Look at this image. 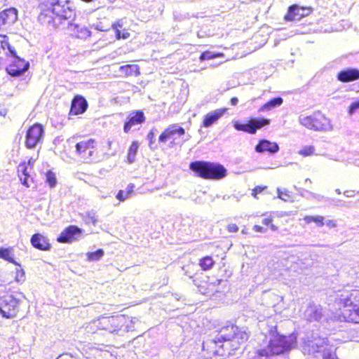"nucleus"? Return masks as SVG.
I'll list each match as a JSON object with an SVG mask.
<instances>
[{"instance_id": "nucleus-1", "label": "nucleus", "mask_w": 359, "mask_h": 359, "mask_svg": "<svg viewBox=\"0 0 359 359\" xmlns=\"http://www.w3.org/2000/svg\"><path fill=\"white\" fill-rule=\"evenodd\" d=\"M75 11L67 0H47L41 5L38 16L41 24L52 28L67 29L70 34L86 39L90 35V30L85 26L74 23Z\"/></svg>"}, {"instance_id": "nucleus-2", "label": "nucleus", "mask_w": 359, "mask_h": 359, "mask_svg": "<svg viewBox=\"0 0 359 359\" xmlns=\"http://www.w3.org/2000/svg\"><path fill=\"white\" fill-rule=\"evenodd\" d=\"M217 339L219 341L223 340L226 351V355H230L234 354L233 351L238 350L240 346L248 340V334L232 325L222 327Z\"/></svg>"}, {"instance_id": "nucleus-3", "label": "nucleus", "mask_w": 359, "mask_h": 359, "mask_svg": "<svg viewBox=\"0 0 359 359\" xmlns=\"http://www.w3.org/2000/svg\"><path fill=\"white\" fill-rule=\"evenodd\" d=\"M335 302L344 308L342 313L344 318L359 323V290L344 291L337 294Z\"/></svg>"}, {"instance_id": "nucleus-4", "label": "nucleus", "mask_w": 359, "mask_h": 359, "mask_svg": "<svg viewBox=\"0 0 359 359\" xmlns=\"http://www.w3.org/2000/svg\"><path fill=\"white\" fill-rule=\"evenodd\" d=\"M189 169L196 176L206 180H220L226 175V170L223 165L208 161L191 162Z\"/></svg>"}, {"instance_id": "nucleus-5", "label": "nucleus", "mask_w": 359, "mask_h": 359, "mask_svg": "<svg viewBox=\"0 0 359 359\" xmlns=\"http://www.w3.org/2000/svg\"><path fill=\"white\" fill-rule=\"evenodd\" d=\"M298 121L304 127L315 131H330L333 129L330 120L320 111L309 115L300 114Z\"/></svg>"}, {"instance_id": "nucleus-6", "label": "nucleus", "mask_w": 359, "mask_h": 359, "mask_svg": "<svg viewBox=\"0 0 359 359\" xmlns=\"http://www.w3.org/2000/svg\"><path fill=\"white\" fill-rule=\"evenodd\" d=\"M21 300L12 294L0 297V313L3 317L13 318L16 316Z\"/></svg>"}, {"instance_id": "nucleus-7", "label": "nucleus", "mask_w": 359, "mask_h": 359, "mask_svg": "<svg viewBox=\"0 0 359 359\" xmlns=\"http://www.w3.org/2000/svg\"><path fill=\"white\" fill-rule=\"evenodd\" d=\"M8 56L11 58L10 65L6 67V72L9 75L20 76L29 69V62L18 57L14 48H9Z\"/></svg>"}, {"instance_id": "nucleus-8", "label": "nucleus", "mask_w": 359, "mask_h": 359, "mask_svg": "<svg viewBox=\"0 0 359 359\" xmlns=\"http://www.w3.org/2000/svg\"><path fill=\"white\" fill-rule=\"evenodd\" d=\"M328 339L320 337H307L303 341L302 351L304 354L313 355L317 357L316 354H321L323 349L327 346Z\"/></svg>"}, {"instance_id": "nucleus-9", "label": "nucleus", "mask_w": 359, "mask_h": 359, "mask_svg": "<svg viewBox=\"0 0 359 359\" xmlns=\"http://www.w3.org/2000/svg\"><path fill=\"white\" fill-rule=\"evenodd\" d=\"M217 337L218 334L214 338H208L203 343V350L207 352L208 358L226 355L223 340L219 341Z\"/></svg>"}, {"instance_id": "nucleus-10", "label": "nucleus", "mask_w": 359, "mask_h": 359, "mask_svg": "<svg viewBox=\"0 0 359 359\" xmlns=\"http://www.w3.org/2000/svg\"><path fill=\"white\" fill-rule=\"evenodd\" d=\"M270 123V120L265 118H251L247 123L236 122L234 128L237 130L244 131L250 134H255L257 130Z\"/></svg>"}, {"instance_id": "nucleus-11", "label": "nucleus", "mask_w": 359, "mask_h": 359, "mask_svg": "<svg viewBox=\"0 0 359 359\" xmlns=\"http://www.w3.org/2000/svg\"><path fill=\"white\" fill-rule=\"evenodd\" d=\"M44 130L41 124H34L27 131L25 145L28 149H34L39 144L43 137Z\"/></svg>"}, {"instance_id": "nucleus-12", "label": "nucleus", "mask_w": 359, "mask_h": 359, "mask_svg": "<svg viewBox=\"0 0 359 359\" xmlns=\"http://www.w3.org/2000/svg\"><path fill=\"white\" fill-rule=\"evenodd\" d=\"M127 323L126 317L123 315L104 318L102 320V329L110 333H116L122 329L124 324Z\"/></svg>"}, {"instance_id": "nucleus-13", "label": "nucleus", "mask_w": 359, "mask_h": 359, "mask_svg": "<svg viewBox=\"0 0 359 359\" xmlns=\"http://www.w3.org/2000/svg\"><path fill=\"white\" fill-rule=\"evenodd\" d=\"M95 141L90 139L87 141H81L76 144V153L86 161H90L94 154Z\"/></svg>"}, {"instance_id": "nucleus-14", "label": "nucleus", "mask_w": 359, "mask_h": 359, "mask_svg": "<svg viewBox=\"0 0 359 359\" xmlns=\"http://www.w3.org/2000/svg\"><path fill=\"white\" fill-rule=\"evenodd\" d=\"M311 13V9L306 7H300L298 5L290 6L288 8L285 19L287 21H298L303 17L307 16Z\"/></svg>"}, {"instance_id": "nucleus-15", "label": "nucleus", "mask_w": 359, "mask_h": 359, "mask_svg": "<svg viewBox=\"0 0 359 359\" xmlns=\"http://www.w3.org/2000/svg\"><path fill=\"white\" fill-rule=\"evenodd\" d=\"M185 134V130L178 124L170 125L159 136V142L165 143L168 140L172 138L175 140L177 136L180 137Z\"/></svg>"}, {"instance_id": "nucleus-16", "label": "nucleus", "mask_w": 359, "mask_h": 359, "mask_svg": "<svg viewBox=\"0 0 359 359\" xmlns=\"http://www.w3.org/2000/svg\"><path fill=\"white\" fill-rule=\"evenodd\" d=\"M82 230L76 226L71 225L61 232L57 241L60 243H71L76 240L81 234Z\"/></svg>"}, {"instance_id": "nucleus-17", "label": "nucleus", "mask_w": 359, "mask_h": 359, "mask_svg": "<svg viewBox=\"0 0 359 359\" xmlns=\"http://www.w3.org/2000/svg\"><path fill=\"white\" fill-rule=\"evenodd\" d=\"M145 116L142 111H136L131 112L128 116V121H126L123 130L128 133L133 126L144 123Z\"/></svg>"}, {"instance_id": "nucleus-18", "label": "nucleus", "mask_w": 359, "mask_h": 359, "mask_svg": "<svg viewBox=\"0 0 359 359\" xmlns=\"http://www.w3.org/2000/svg\"><path fill=\"white\" fill-rule=\"evenodd\" d=\"M337 79L342 83H348L359 79V69L355 68H346L340 71Z\"/></svg>"}, {"instance_id": "nucleus-19", "label": "nucleus", "mask_w": 359, "mask_h": 359, "mask_svg": "<svg viewBox=\"0 0 359 359\" xmlns=\"http://www.w3.org/2000/svg\"><path fill=\"white\" fill-rule=\"evenodd\" d=\"M304 316L309 322H320L323 317V309L319 305L311 304L305 311Z\"/></svg>"}, {"instance_id": "nucleus-20", "label": "nucleus", "mask_w": 359, "mask_h": 359, "mask_svg": "<svg viewBox=\"0 0 359 359\" xmlns=\"http://www.w3.org/2000/svg\"><path fill=\"white\" fill-rule=\"evenodd\" d=\"M88 104L86 99L81 95H76L72 102L70 114L78 115L83 114L87 109Z\"/></svg>"}, {"instance_id": "nucleus-21", "label": "nucleus", "mask_w": 359, "mask_h": 359, "mask_svg": "<svg viewBox=\"0 0 359 359\" xmlns=\"http://www.w3.org/2000/svg\"><path fill=\"white\" fill-rule=\"evenodd\" d=\"M257 153L268 151L273 154L279 151V146L276 142H272L268 140H261L255 147Z\"/></svg>"}, {"instance_id": "nucleus-22", "label": "nucleus", "mask_w": 359, "mask_h": 359, "mask_svg": "<svg viewBox=\"0 0 359 359\" xmlns=\"http://www.w3.org/2000/svg\"><path fill=\"white\" fill-rule=\"evenodd\" d=\"M18 19V11L15 8L6 9L0 13V27L4 25H12Z\"/></svg>"}, {"instance_id": "nucleus-23", "label": "nucleus", "mask_w": 359, "mask_h": 359, "mask_svg": "<svg viewBox=\"0 0 359 359\" xmlns=\"http://www.w3.org/2000/svg\"><path fill=\"white\" fill-rule=\"evenodd\" d=\"M226 111V109H218L208 113L203 121V126L205 128H209L212 124L216 123L219 118H220L224 113Z\"/></svg>"}, {"instance_id": "nucleus-24", "label": "nucleus", "mask_w": 359, "mask_h": 359, "mask_svg": "<svg viewBox=\"0 0 359 359\" xmlns=\"http://www.w3.org/2000/svg\"><path fill=\"white\" fill-rule=\"evenodd\" d=\"M31 243L32 246L40 250H49L50 244L48 243L47 238L40 233H35L31 238Z\"/></svg>"}, {"instance_id": "nucleus-25", "label": "nucleus", "mask_w": 359, "mask_h": 359, "mask_svg": "<svg viewBox=\"0 0 359 359\" xmlns=\"http://www.w3.org/2000/svg\"><path fill=\"white\" fill-rule=\"evenodd\" d=\"M13 248H0V258L4 259L11 263H13L17 266H20V264L15 262L13 259Z\"/></svg>"}, {"instance_id": "nucleus-26", "label": "nucleus", "mask_w": 359, "mask_h": 359, "mask_svg": "<svg viewBox=\"0 0 359 359\" xmlns=\"http://www.w3.org/2000/svg\"><path fill=\"white\" fill-rule=\"evenodd\" d=\"M9 48H12L8 43V36L6 35H0V60L3 59V56H8Z\"/></svg>"}, {"instance_id": "nucleus-27", "label": "nucleus", "mask_w": 359, "mask_h": 359, "mask_svg": "<svg viewBox=\"0 0 359 359\" xmlns=\"http://www.w3.org/2000/svg\"><path fill=\"white\" fill-rule=\"evenodd\" d=\"M283 100L280 97H274L264 104L259 109V111H270L273 108L280 106L283 104Z\"/></svg>"}, {"instance_id": "nucleus-28", "label": "nucleus", "mask_w": 359, "mask_h": 359, "mask_svg": "<svg viewBox=\"0 0 359 359\" xmlns=\"http://www.w3.org/2000/svg\"><path fill=\"white\" fill-rule=\"evenodd\" d=\"M120 71L125 73L128 76L138 75L140 74L139 67L136 65H127L121 66L120 67Z\"/></svg>"}, {"instance_id": "nucleus-29", "label": "nucleus", "mask_w": 359, "mask_h": 359, "mask_svg": "<svg viewBox=\"0 0 359 359\" xmlns=\"http://www.w3.org/2000/svg\"><path fill=\"white\" fill-rule=\"evenodd\" d=\"M18 172H21L22 175L24 176L23 177L22 176H20L22 184L27 187H29V184L28 182L29 175L27 172V168L25 163L20 164L19 165Z\"/></svg>"}, {"instance_id": "nucleus-30", "label": "nucleus", "mask_w": 359, "mask_h": 359, "mask_svg": "<svg viewBox=\"0 0 359 359\" xmlns=\"http://www.w3.org/2000/svg\"><path fill=\"white\" fill-rule=\"evenodd\" d=\"M215 262L211 257L207 256L200 259L199 265L203 271L209 270L214 265Z\"/></svg>"}, {"instance_id": "nucleus-31", "label": "nucleus", "mask_w": 359, "mask_h": 359, "mask_svg": "<svg viewBox=\"0 0 359 359\" xmlns=\"http://www.w3.org/2000/svg\"><path fill=\"white\" fill-rule=\"evenodd\" d=\"M304 221L307 224H309L311 222H315L318 226H322L325 224L324 217L320 215L306 216L304 217Z\"/></svg>"}, {"instance_id": "nucleus-32", "label": "nucleus", "mask_w": 359, "mask_h": 359, "mask_svg": "<svg viewBox=\"0 0 359 359\" xmlns=\"http://www.w3.org/2000/svg\"><path fill=\"white\" fill-rule=\"evenodd\" d=\"M138 149V144L135 142L130 145L128 153V161L130 163L135 161V155Z\"/></svg>"}, {"instance_id": "nucleus-33", "label": "nucleus", "mask_w": 359, "mask_h": 359, "mask_svg": "<svg viewBox=\"0 0 359 359\" xmlns=\"http://www.w3.org/2000/svg\"><path fill=\"white\" fill-rule=\"evenodd\" d=\"M104 251L102 249H98L95 252H88L87 254L88 259L89 261H98L100 260L104 255Z\"/></svg>"}, {"instance_id": "nucleus-34", "label": "nucleus", "mask_w": 359, "mask_h": 359, "mask_svg": "<svg viewBox=\"0 0 359 359\" xmlns=\"http://www.w3.org/2000/svg\"><path fill=\"white\" fill-rule=\"evenodd\" d=\"M46 182L50 188L55 187L57 184L55 174L50 170L48 171L46 174Z\"/></svg>"}, {"instance_id": "nucleus-35", "label": "nucleus", "mask_w": 359, "mask_h": 359, "mask_svg": "<svg viewBox=\"0 0 359 359\" xmlns=\"http://www.w3.org/2000/svg\"><path fill=\"white\" fill-rule=\"evenodd\" d=\"M85 222L87 224L92 223L94 226H95L97 222V216L96 212L93 210L86 212L85 216Z\"/></svg>"}, {"instance_id": "nucleus-36", "label": "nucleus", "mask_w": 359, "mask_h": 359, "mask_svg": "<svg viewBox=\"0 0 359 359\" xmlns=\"http://www.w3.org/2000/svg\"><path fill=\"white\" fill-rule=\"evenodd\" d=\"M156 131H157V130L155 128H153L149 131V133H148V135L147 136V140L149 141V147L152 149H154L156 148V147H154L153 144L154 143Z\"/></svg>"}, {"instance_id": "nucleus-37", "label": "nucleus", "mask_w": 359, "mask_h": 359, "mask_svg": "<svg viewBox=\"0 0 359 359\" xmlns=\"http://www.w3.org/2000/svg\"><path fill=\"white\" fill-rule=\"evenodd\" d=\"M315 151V148L313 146H305L299 151V154L304 156L312 155Z\"/></svg>"}, {"instance_id": "nucleus-38", "label": "nucleus", "mask_w": 359, "mask_h": 359, "mask_svg": "<svg viewBox=\"0 0 359 359\" xmlns=\"http://www.w3.org/2000/svg\"><path fill=\"white\" fill-rule=\"evenodd\" d=\"M18 283H22L25 280V272L22 269H18L15 278Z\"/></svg>"}, {"instance_id": "nucleus-39", "label": "nucleus", "mask_w": 359, "mask_h": 359, "mask_svg": "<svg viewBox=\"0 0 359 359\" xmlns=\"http://www.w3.org/2000/svg\"><path fill=\"white\" fill-rule=\"evenodd\" d=\"M359 109V100L355 101L351 104L348 108L350 114H354Z\"/></svg>"}, {"instance_id": "nucleus-40", "label": "nucleus", "mask_w": 359, "mask_h": 359, "mask_svg": "<svg viewBox=\"0 0 359 359\" xmlns=\"http://www.w3.org/2000/svg\"><path fill=\"white\" fill-rule=\"evenodd\" d=\"M213 57H215V55L212 53L210 51H205L201 55L200 60L203 61L206 60H210L212 59Z\"/></svg>"}, {"instance_id": "nucleus-41", "label": "nucleus", "mask_w": 359, "mask_h": 359, "mask_svg": "<svg viewBox=\"0 0 359 359\" xmlns=\"http://www.w3.org/2000/svg\"><path fill=\"white\" fill-rule=\"evenodd\" d=\"M116 198L120 201H124L126 199L128 198V195L126 194L123 190H120L116 196Z\"/></svg>"}, {"instance_id": "nucleus-42", "label": "nucleus", "mask_w": 359, "mask_h": 359, "mask_svg": "<svg viewBox=\"0 0 359 359\" xmlns=\"http://www.w3.org/2000/svg\"><path fill=\"white\" fill-rule=\"evenodd\" d=\"M135 185L133 184H130L128 185L126 190L125 191L126 194L128 195V197L130 198L132 196L134 191Z\"/></svg>"}, {"instance_id": "nucleus-43", "label": "nucleus", "mask_w": 359, "mask_h": 359, "mask_svg": "<svg viewBox=\"0 0 359 359\" xmlns=\"http://www.w3.org/2000/svg\"><path fill=\"white\" fill-rule=\"evenodd\" d=\"M277 191H278L279 198L286 201L287 199L285 198L284 196L289 198V194H287V191H280V189H278Z\"/></svg>"}, {"instance_id": "nucleus-44", "label": "nucleus", "mask_w": 359, "mask_h": 359, "mask_svg": "<svg viewBox=\"0 0 359 359\" xmlns=\"http://www.w3.org/2000/svg\"><path fill=\"white\" fill-rule=\"evenodd\" d=\"M227 229L229 232H236L238 231V227L235 224H230L227 226Z\"/></svg>"}, {"instance_id": "nucleus-45", "label": "nucleus", "mask_w": 359, "mask_h": 359, "mask_svg": "<svg viewBox=\"0 0 359 359\" xmlns=\"http://www.w3.org/2000/svg\"><path fill=\"white\" fill-rule=\"evenodd\" d=\"M265 189V187H255L253 190H252V195L256 197V195L257 194H259L261 193L264 189Z\"/></svg>"}, {"instance_id": "nucleus-46", "label": "nucleus", "mask_w": 359, "mask_h": 359, "mask_svg": "<svg viewBox=\"0 0 359 359\" xmlns=\"http://www.w3.org/2000/svg\"><path fill=\"white\" fill-rule=\"evenodd\" d=\"M325 224H326L330 228H334L337 226V222L333 219H330L326 221V222H325Z\"/></svg>"}, {"instance_id": "nucleus-47", "label": "nucleus", "mask_w": 359, "mask_h": 359, "mask_svg": "<svg viewBox=\"0 0 359 359\" xmlns=\"http://www.w3.org/2000/svg\"><path fill=\"white\" fill-rule=\"evenodd\" d=\"M126 319H127V323L123 325V326L125 325L124 331L129 332L133 330V326L131 325L132 323H130V322L128 321L129 317H126Z\"/></svg>"}, {"instance_id": "nucleus-48", "label": "nucleus", "mask_w": 359, "mask_h": 359, "mask_svg": "<svg viewBox=\"0 0 359 359\" xmlns=\"http://www.w3.org/2000/svg\"><path fill=\"white\" fill-rule=\"evenodd\" d=\"M344 194L346 196V197H354L355 195V191H353V190H348V191H345L344 192Z\"/></svg>"}, {"instance_id": "nucleus-49", "label": "nucleus", "mask_w": 359, "mask_h": 359, "mask_svg": "<svg viewBox=\"0 0 359 359\" xmlns=\"http://www.w3.org/2000/svg\"><path fill=\"white\" fill-rule=\"evenodd\" d=\"M129 34L128 33H126V34H123V36L121 35V32L119 30H117L116 31V37L118 39H121V38H123V39H126L128 38Z\"/></svg>"}, {"instance_id": "nucleus-50", "label": "nucleus", "mask_w": 359, "mask_h": 359, "mask_svg": "<svg viewBox=\"0 0 359 359\" xmlns=\"http://www.w3.org/2000/svg\"><path fill=\"white\" fill-rule=\"evenodd\" d=\"M272 222V219L270 218V217H268V218H264L263 220H262V224H264V225H270L271 223Z\"/></svg>"}, {"instance_id": "nucleus-51", "label": "nucleus", "mask_w": 359, "mask_h": 359, "mask_svg": "<svg viewBox=\"0 0 359 359\" xmlns=\"http://www.w3.org/2000/svg\"><path fill=\"white\" fill-rule=\"evenodd\" d=\"M253 229L256 232H264V228L258 225H255Z\"/></svg>"}, {"instance_id": "nucleus-52", "label": "nucleus", "mask_w": 359, "mask_h": 359, "mask_svg": "<svg viewBox=\"0 0 359 359\" xmlns=\"http://www.w3.org/2000/svg\"><path fill=\"white\" fill-rule=\"evenodd\" d=\"M309 194L312 196L313 198L318 199V201H320L321 199H323L324 198L323 196L317 195V194H315L311 192H310Z\"/></svg>"}, {"instance_id": "nucleus-53", "label": "nucleus", "mask_w": 359, "mask_h": 359, "mask_svg": "<svg viewBox=\"0 0 359 359\" xmlns=\"http://www.w3.org/2000/svg\"><path fill=\"white\" fill-rule=\"evenodd\" d=\"M238 100L237 97H234L231 99V104L235 106L238 104Z\"/></svg>"}, {"instance_id": "nucleus-54", "label": "nucleus", "mask_w": 359, "mask_h": 359, "mask_svg": "<svg viewBox=\"0 0 359 359\" xmlns=\"http://www.w3.org/2000/svg\"><path fill=\"white\" fill-rule=\"evenodd\" d=\"M137 320H137V318H129V320H128V321L130 322V323H132V324L135 323Z\"/></svg>"}, {"instance_id": "nucleus-55", "label": "nucleus", "mask_w": 359, "mask_h": 359, "mask_svg": "<svg viewBox=\"0 0 359 359\" xmlns=\"http://www.w3.org/2000/svg\"><path fill=\"white\" fill-rule=\"evenodd\" d=\"M270 227H271V229L273 231H276V230H277V229H278V228H277V226H276L275 225L271 224H270Z\"/></svg>"}, {"instance_id": "nucleus-56", "label": "nucleus", "mask_w": 359, "mask_h": 359, "mask_svg": "<svg viewBox=\"0 0 359 359\" xmlns=\"http://www.w3.org/2000/svg\"><path fill=\"white\" fill-rule=\"evenodd\" d=\"M34 160H32V158H30V159L29 160V161H28V164H29V165H32H32H33V164H34Z\"/></svg>"}, {"instance_id": "nucleus-57", "label": "nucleus", "mask_w": 359, "mask_h": 359, "mask_svg": "<svg viewBox=\"0 0 359 359\" xmlns=\"http://www.w3.org/2000/svg\"><path fill=\"white\" fill-rule=\"evenodd\" d=\"M305 182H306L311 183V180L309 178L306 179Z\"/></svg>"}, {"instance_id": "nucleus-58", "label": "nucleus", "mask_w": 359, "mask_h": 359, "mask_svg": "<svg viewBox=\"0 0 359 359\" xmlns=\"http://www.w3.org/2000/svg\"><path fill=\"white\" fill-rule=\"evenodd\" d=\"M336 192H337L338 194H341V191H340V189H336Z\"/></svg>"}]
</instances>
